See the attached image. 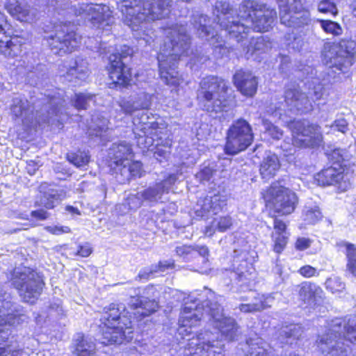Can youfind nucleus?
<instances>
[{
    "label": "nucleus",
    "mask_w": 356,
    "mask_h": 356,
    "mask_svg": "<svg viewBox=\"0 0 356 356\" xmlns=\"http://www.w3.org/2000/svg\"><path fill=\"white\" fill-rule=\"evenodd\" d=\"M165 40L157 56L161 79L169 86H179L183 80L176 70L178 60L188 55L190 37L185 25L173 24L163 29Z\"/></svg>",
    "instance_id": "3"
},
{
    "label": "nucleus",
    "mask_w": 356,
    "mask_h": 356,
    "mask_svg": "<svg viewBox=\"0 0 356 356\" xmlns=\"http://www.w3.org/2000/svg\"><path fill=\"white\" fill-rule=\"evenodd\" d=\"M48 6L54 10H56L58 13L66 10L67 13L74 15V8L77 7V5L71 6L70 0H51L49 1Z\"/></svg>",
    "instance_id": "48"
},
{
    "label": "nucleus",
    "mask_w": 356,
    "mask_h": 356,
    "mask_svg": "<svg viewBox=\"0 0 356 356\" xmlns=\"http://www.w3.org/2000/svg\"><path fill=\"white\" fill-rule=\"evenodd\" d=\"M214 338V334L206 331L189 339L184 356H220L224 344L221 341H216Z\"/></svg>",
    "instance_id": "17"
},
{
    "label": "nucleus",
    "mask_w": 356,
    "mask_h": 356,
    "mask_svg": "<svg viewBox=\"0 0 356 356\" xmlns=\"http://www.w3.org/2000/svg\"><path fill=\"white\" fill-rule=\"evenodd\" d=\"M293 136V145L298 147H316L321 145L323 135L321 127L306 120H293L288 124Z\"/></svg>",
    "instance_id": "14"
},
{
    "label": "nucleus",
    "mask_w": 356,
    "mask_h": 356,
    "mask_svg": "<svg viewBox=\"0 0 356 356\" xmlns=\"http://www.w3.org/2000/svg\"><path fill=\"white\" fill-rule=\"evenodd\" d=\"M313 84H314L312 88L314 98L315 100H318L323 97L325 91V88L321 83L318 82L317 79L313 81Z\"/></svg>",
    "instance_id": "61"
},
{
    "label": "nucleus",
    "mask_w": 356,
    "mask_h": 356,
    "mask_svg": "<svg viewBox=\"0 0 356 356\" xmlns=\"http://www.w3.org/2000/svg\"><path fill=\"white\" fill-rule=\"evenodd\" d=\"M350 341L356 342V316H350L347 321L332 319L325 332L316 340L318 350L326 356H350V349L341 341V334Z\"/></svg>",
    "instance_id": "4"
},
{
    "label": "nucleus",
    "mask_w": 356,
    "mask_h": 356,
    "mask_svg": "<svg viewBox=\"0 0 356 356\" xmlns=\"http://www.w3.org/2000/svg\"><path fill=\"white\" fill-rule=\"evenodd\" d=\"M143 296L131 297L129 305L131 309L137 310L140 316H147L156 312L159 307L156 298L158 292L154 286H148L144 290Z\"/></svg>",
    "instance_id": "22"
},
{
    "label": "nucleus",
    "mask_w": 356,
    "mask_h": 356,
    "mask_svg": "<svg viewBox=\"0 0 356 356\" xmlns=\"http://www.w3.org/2000/svg\"><path fill=\"white\" fill-rule=\"evenodd\" d=\"M74 353L77 356H95L96 344L95 340L82 334H77L74 339Z\"/></svg>",
    "instance_id": "33"
},
{
    "label": "nucleus",
    "mask_w": 356,
    "mask_h": 356,
    "mask_svg": "<svg viewBox=\"0 0 356 356\" xmlns=\"http://www.w3.org/2000/svg\"><path fill=\"white\" fill-rule=\"evenodd\" d=\"M216 172L213 167L205 166L197 172L195 177L200 182L204 184L211 180Z\"/></svg>",
    "instance_id": "56"
},
{
    "label": "nucleus",
    "mask_w": 356,
    "mask_h": 356,
    "mask_svg": "<svg viewBox=\"0 0 356 356\" xmlns=\"http://www.w3.org/2000/svg\"><path fill=\"white\" fill-rule=\"evenodd\" d=\"M286 39L289 41L287 43L289 48H291L295 51H300L305 45V41L301 36L288 34L286 35Z\"/></svg>",
    "instance_id": "58"
},
{
    "label": "nucleus",
    "mask_w": 356,
    "mask_h": 356,
    "mask_svg": "<svg viewBox=\"0 0 356 356\" xmlns=\"http://www.w3.org/2000/svg\"><path fill=\"white\" fill-rule=\"evenodd\" d=\"M270 197L268 204L270 209L276 213L284 216L291 213L298 203V197L289 188L273 186L269 190Z\"/></svg>",
    "instance_id": "18"
},
{
    "label": "nucleus",
    "mask_w": 356,
    "mask_h": 356,
    "mask_svg": "<svg viewBox=\"0 0 356 356\" xmlns=\"http://www.w3.org/2000/svg\"><path fill=\"white\" fill-rule=\"evenodd\" d=\"M226 204L227 199L222 195L215 194L213 196H207L198 200V208L196 209L195 213L197 216L200 217L216 215L222 211Z\"/></svg>",
    "instance_id": "24"
},
{
    "label": "nucleus",
    "mask_w": 356,
    "mask_h": 356,
    "mask_svg": "<svg viewBox=\"0 0 356 356\" xmlns=\"http://www.w3.org/2000/svg\"><path fill=\"white\" fill-rule=\"evenodd\" d=\"M176 254L184 261H190L195 259L197 255L204 258L209 256V249L206 245H181L175 248Z\"/></svg>",
    "instance_id": "32"
},
{
    "label": "nucleus",
    "mask_w": 356,
    "mask_h": 356,
    "mask_svg": "<svg viewBox=\"0 0 356 356\" xmlns=\"http://www.w3.org/2000/svg\"><path fill=\"white\" fill-rule=\"evenodd\" d=\"M175 266L172 261H160L158 265L152 266L149 268L144 269L139 273L140 278L149 279L150 275L156 272H164L166 269L172 268Z\"/></svg>",
    "instance_id": "45"
},
{
    "label": "nucleus",
    "mask_w": 356,
    "mask_h": 356,
    "mask_svg": "<svg viewBox=\"0 0 356 356\" xmlns=\"http://www.w3.org/2000/svg\"><path fill=\"white\" fill-rule=\"evenodd\" d=\"M67 160L76 167L86 165L90 160V156L86 152L78 151L76 153H69L67 155Z\"/></svg>",
    "instance_id": "49"
},
{
    "label": "nucleus",
    "mask_w": 356,
    "mask_h": 356,
    "mask_svg": "<svg viewBox=\"0 0 356 356\" xmlns=\"http://www.w3.org/2000/svg\"><path fill=\"white\" fill-rule=\"evenodd\" d=\"M240 300L242 301H249L248 302L239 305L238 309L241 312L254 313L261 312L270 307L272 298L270 296L257 293L254 296H242Z\"/></svg>",
    "instance_id": "29"
},
{
    "label": "nucleus",
    "mask_w": 356,
    "mask_h": 356,
    "mask_svg": "<svg viewBox=\"0 0 356 356\" xmlns=\"http://www.w3.org/2000/svg\"><path fill=\"white\" fill-rule=\"evenodd\" d=\"M263 125L266 134L273 139L280 140L283 136V131L277 126L273 124L267 120L263 121Z\"/></svg>",
    "instance_id": "57"
},
{
    "label": "nucleus",
    "mask_w": 356,
    "mask_h": 356,
    "mask_svg": "<svg viewBox=\"0 0 356 356\" xmlns=\"http://www.w3.org/2000/svg\"><path fill=\"white\" fill-rule=\"evenodd\" d=\"M118 105L125 114L132 115L137 111L147 110L151 106V96L146 92H140L136 96L120 100Z\"/></svg>",
    "instance_id": "28"
},
{
    "label": "nucleus",
    "mask_w": 356,
    "mask_h": 356,
    "mask_svg": "<svg viewBox=\"0 0 356 356\" xmlns=\"http://www.w3.org/2000/svg\"><path fill=\"white\" fill-rule=\"evenodd\" d=\"M140 195L142 197L143 202H157L162 197L163 193L156 184L153 186H150L147 189L140 191Z\"/></svg>",
    "instance_id": "46"
},
{
    "label": "nucleus",
    "mask_w": 356,
    "mask_h": 356,
    "mask_svg": "<svg viewBox=\"0 0 356 356\" xmlns=\"http://www.w3.org/2000/svg\"><path fill=\"white\" fill-rule=\"evenodd\" d=\"M320 23L321 29L326 33L333 35H340L342 34V28L337 22L332 20L317 19Z\"/></svg>",
    "instance_id": "50"
},
{
    "label": "nucleus",
    "mask_w": 356,
    "mask_h": 356,
    "mask_svg": "<svg viewBox=\"0 0 356 356\" xmlns=\"http://www.w3.org/2000/svg\"><path fill=\"white\" fill-rule=\"evenodd\" d=\"M209 18L207 15L199 12H195L191 17V24L196 30L197 35L207 40H211V43L213 46V51L217 57L223 56L227 53V48L220 41L218 35L213 29L209 24Z\"/></svg>",
    "instance_id": "20"
},
{
    "label": "nucleus",
    "mask_w": 356,
    "mask_h": 356,
    "mask_svg": "<svg viewBox=\"0 0 356 356\" xmlns=\"http://www.w3.org/2000/svg\"><path fill=\"white\" fill-rule=\"evenodd\" d=\"M232 225V219L230 216H222L215 218L210 225L206 227L205 234L211 236L216 231L224 232Z\"/></svg>",
    "instance_id": "41"
},
{
    "label": "nucleus",
    "mask_w": 356,
    "mask_h": 356,
    "mask_svg": "<svg viewBox=\"0 0 356 356\" xmlns=\"http://www.w3.org/2000/svg\"><path fill=\"white\" fill-rule=\"evenodd\" d=\"M216 10L220 26L238 42H243L250 29L257 32L268 31L277 17L274 9L266 8L254 1H244L239 6V13L230 8L227 1H217Z\"/></svg>",
    "instance_id": "1"
},
{
    "label": "nucleus",
    "mask_w": 356,
    "mask_h": 356,
    "mask_svg": "<svg viewBox=\"0 0 356 356\" xmlns=\"http://www.w3.org/2000/svg\"><path fill=\"white\" fill-rule=\"evenodd\" d=\"M318 11L336 16L338 14L337 4L330 0H321L317 6Z\"/></svg>",
    "instance_id": "52"
},
{
    "label": "nucleus",
    "mask_w": 356,
    "mask_h": 356,
    "mask_svg": "<svg viewBox=\"0 0 356 356\" xmlns=\"http://www.w3.org/2000/svg\"><path fill=\"white\" fill-rule=\"evenodd\" d=\"M64 197L62 190L49 189L41 198V204L47 209H53Z\"/></svg>",
    "instance_id": "42"
},
{
    "label": "nucleus",
    "mask_w": 356,
    "mask_h": 356,
    "mask_svg": "<svg viewBox=\"0 0 356 356\" xmlns=\"http://www.w3.org/2000/svg\"><path fill=\"white\" fill-rule=\"evenodd\" d=\"M5 8L14 18L20 22H31L37 19L39 15L36 8L22 4L17 0H8Z\"/></svg>",
    "instance_id": "27"
},
{
    "label": "nucleus",
    "mask_w": 356,
    "mask_h": 356,
    "mask_svg": "<svg viewBox=\"0 0 356 356\" xmlns=\"http://www.w3.org/2000/svg\"><path fill=\"white\" fill-rule=\"evenodd\" d=\"M273 241L274 242L273 250L276 253H281L285 248L289 238V234H272Z\"/></svg>",
    "instance_id": "53"
},
{
    "label": "nucleus",
    "mask_w": 356,
    "mask_h": 356,
    "mask_svg": "<svg viewBox=\"0 0 356 356\" xmlns=\"http://www.w3.org/2000/svg\"><path fill=\"white\" fill-rule=\"evenodd\" d=\"M267 346L261 338L257 337L248 339L242 349L246 352L245 356H270Z\"/></svg>",
    "instance_id": "36"
},
{
    "label": "nucleus",
    "mask_w": 356,
    "mask_h": 356,
    "mask_svg": "<svg viewBox=\"0 0 356 356\" xmlns=\"http://www.w3.org/2000/svg\"><path fill=\"white\" fill-rule=\"evenodd\" d=\"M280 162L275 154H269L260 165V174L264 179H268L274 177L280 169Z\"/></svg>",
    "instance_id": "38"
},
{
    "label": "nucleus",
    "mask_w": 356,
    "mask_h": 356,
    "mask_svg": "<svg viewBox=\"0 0 356 356\" xmlns=\"http://www.w3.org/2000/svg\"><path fill=\"white\" fill-rule=\"evenodd\" d=\"M332 129L334 131H341L346 133L348 129V123L343 118L336 120L334 123L331 125Z\"/></svg>",
    "instance_id": "63"
},
{
    "label": "nucleus",
    "mask_w": 356,
    "mask_h": 356,
    "mask_svg": "<svg viewBox=\"0 0 356 356\" xmlns=\"http://www.w3.org/2000/svg\"><path fill=\"white\" fill-rule=\"evenodd\" d=\"M94 97H95V95L89 93L76 94L73 101L74 106L78 110L87 109L88 103L91 102Z\"/></svg>",
    "instance_id": "51"
},
{
    "label": "nucleus",
    "mask_w": 356,
    "mask_h": 356,
    "mask_svg": "<svg viewBox=\"0 0 356 356\" xmlns=\"http://www.w3.org/2000/svg\"><path fill=\"white\" fill-rule=\"evenodd\" d=\"M305 221L309 224H314L322 218V213L317 205L307 203L303 210Z\"/></svg>",
    "instance_id": "44"
},
{
    "label": "nucleus",
    "mask_w": 356,
    "mask_h": 356,
    "mask_svg": "<svg viewBox=\"0 0 356 356\" xmlns=\"http://www.w3.org/2000/svg\"><path fill=\"white\" fill-rule=\"evenodd\" d=\"M281 24L302 32L312 22L310 12L304 8L302 0H277Z\"/></svg>",
    "instance_id": "12"
},
{
    "label": "nucleus",
    "mask_w": 356,
    "mask_h": 356,
    "mask_svg": "<svg viewBox=\"0 0 356 356\" xmlns=\"http://www.w3.org/2000/svg\"><path fill=\"white\" fill-rule=\"evenodd\" d=\"M89 75L88 64L86 60L77 57L70 65L67 72V77L70 80L75 79L77 80L85 81Z\"/></svg>",
    "instance_id": "34"
},
{
    "label": "nucleus",
    "mask_w": 356,
    "mask_h": 356,
    "mask_svg": "<svg viewBox=\"0 0 356 356\" xmlns=\"http://www.w3.org/2000/svg\"><path fill=\"white\" fill-rule=\"evenodd\" d=\"M234 266H236V264H234ZM234 268L235 271L232 273V274L235 279L238 280V282L245 283L247 281L250 280V277H249L252 273V271H254V268L251 264L248 263L246 260H243L240 264L236 267L234 266Z\"/></svg>",
    "instance_id": "43"
},
{
    "label": "nucleus",
    "mask_w": 356,
    "mask_h": 356,
    "mask_svg": "<svg viewBox=\"0 0 356 356\" xmlns=\"http://www.w3.org/2000/svg\"><path fill=\"white\" fill-rule=\"evenodd\" d=\"M298 288L300 300L307 305H315L323 298V291L316 284L305 282Z\"/></svg>",
    "instance_id": "30"
},
{
    "label": "nucleus",
    "mask_w": 356,
    "mask_h": 356,
    "mask_svg": "<svg viewBox=\"0 0 356 356\" xmlns=\"http://www.w3.org/2000/svg\"><path fill=\"white\" fill-rule=\"evenodd\" d=\"M298 272L305 277H311L316 275V269L309 265H306L301 267Z\"/></svg>",
    "instance_id": "64"
},
{
    "label": "nucleus",
    "mask_w": 356,
    "mask_h": 356,
    "mask_svg": "<svg viewBox=\"0 0 356 356\" xmlns=\"http://www.w3.org/2000/svg\"><path fill=\"white\" fill-rule=\"evenodd\" d=\"M10 282L22 300L30 304L35 303L39 298L44 285L42 275L26 266L15 268Z\"/></svg>",
    "instance_id": "9"
},
{
    "label": "nucleus",
    "mask_w": 356,
    "mask_h": 356,
    "mask_svg": "<svg viewBox=\"0 0 356 356\" xmlns=\"http://www.w3.org/2000/svg\"><path fill=\"white\" fill-rule=\"evenodd\" d=\"M227 82L216 76H207L200 84L197 100L200 106L208 112H220L227 105Z\"/></svg>",
    "instance_id": "8"
},
{
    "label": "nucleus",
    "mask_w": 356,
    "mask_h": 356,
    "mask_svg": "<svg viewBox=\"0 0 356 356\" xmlns=\"http://www.w3.org/2000/svg\"><path fill=\"white\" fill-rule=\"evenodd\" d=\"M302 327L298 325H289L281 328L279 339L282 343L292 344L302 335Z\"/></svg>",
    "instance_id": "40"
},
{
    "label": "nucleus",
    "mask_w": 356,
    "mask_h": 356,
    "mask_svg": "<svg viewBox=\"0 0 356 356\" xmlns=\"http://www.w3.org/2000/svg\"><path fill=\"white\" fill-rule=\"evenodd\" d=\"M132 153L131 145L126 141L114 143L110 149V154H113L114 159L111 168L120 184H124L131 177H140L142 175V163L128 159Z\"/></svg>",
    "instance_id": "11"
},
{
    "label": "nucleus",
    "mask_w": 356,
    "mask_h": 356,
    "mask_svg": "<svg viewBox=\"0 0 356 356\" xmlns=\"http://www.w3.org/2000/svg\"><path fill=\"white\" fill-rule=\"evenodd\" d=\"M19 310L14 307L10 293L0 290V332L8 330L7 327L19 323Z\"/></svg>",
    "instance_id": "23"
},
{
    "label": "nucleus",
    "mask_w": 356,
    "mask_h": 356,
    "mask_svg": "<svg viewBox=\"0 0 356 356\" xmlns=\"http://www.w3.org/2000/svg\"><path fill=\"white\" fill-rule=\"evenodd\" d=\"M274 232L272 234H287L286 225L281 220L275 218L274 219Z\"/></svg>",
    "instance_id": "62"
},
{
    "label": "nucleus",
    "mask_w": 356,
    "mask_h": 356,
    "mask_svg": "<svg viewBox=\"0 0 356 356\" xmlns=\"http://www.w3.org/2000/svg\"><path fill=\"white\" fill-rule=\"evenodd\" d=\"M125 308L122 304L111 303L104 308L102 316L106 330L103 331L104 344L122 343L124 340L132 339V322L129 318L122 315Z\"/></svg>",
    "instance_id": "6"
},
{
    "label": "nucleus",
    "mask_w": 356,
    "mask_h": 356,
    "mask_svg": "<svg viewBox=\"0 0 356 356\" xmlns=\"http://www.w3.org/2000/svg\"><path fill=\"white\" fill-rule=\"evenodd\" d=\"M92 248L90 244L86 243L83 245H79L76 251H74L72 254L74 256H80L81 257H87L92 253Z\"/></svg>",
    "instance_id": "60"
},
{
    "label": "nucleus",
    "mask_w": 356,
    "mask_h": 356,
    "mask_svg": "<svg viewBox=\"0 0 356 356\" xmlns=\"http://www.w3.org/2000/svg\"><path fill=\"white\" fill-rule=\"evenodd\" d=\"M322 54L325 64L328 67H334L344 73L353 64L356 56V42L343 38L336 43L326 42Z\"/></svg>",
    "instance_id": "10"
},
{
    "label": "nucleus",
    "mask_w": 356,
    "mask_h": 356,
    "mask_svg": "<svg viewBox=\"0 0 356 356\" xmlns=\"http://www.w3.org/2000/svg\"><path fill=\"white\" fill-rule=\"evenodd\" d=\"M285 103L291 111L300 113L309 111L312 105L305 93L298 88H288L285 92Z\"/></svg>",
    "instance_id": "25"
},
{
    "label": "nucleus",
    "mask_w": 356,
    "mask_h": 356,
    "mask_svg": "<svg viewBox=\"0 0 356 356\" xmlns=\"http://www.w3.org/2000/svg\"><path fill=\"white\" fill-rule=\"evenodd\" d=\"M132 54V49L127 45H123L120 47V50H118L116 53L109 56V78L115 85L124 86L129 83L131 78L130 69L125 65L122 59Z\"/></svg>",
    "instance_id": "19"
},
{
    "label": "nucleus",
    "mask_w": 356,
    "mask_h": 356,
    "mask_svg": "<svg viewBox=\"0 0 356 356\" xmlns=\"http://www.w3.org/2000/svg\"><path fill=\"white\" fill-rule=\"evenodd\" d=\"M204 293L207 296L205 300L195 298L190 302H185L179 319V334L188 336L191 334V329L199 325L205 314L210 316L211 325L218 330L222 337L229 341L236 340L238 336V326L236 321L225 316L220 305L217 301H213L215 298L214 292L204 288Z\"/></svg>",
    "instance_id": "2"
},
{
    "label": "nucleus",
    "mask_w": 356,
    "mask_h": 356,
    "mask_svg": "<svg viewBox=\"0 0 356 356\" xmlns=\"http://www.w3.org/2000/svg\"><path fill=\"white\" fill-rule=\"evenodd\" d=\"M44 39L51 51L63 55L74 51L81 44V36L76 32V26L70 22H55L43 27Z\"/></svg>",
    "instance_id": "7"
},
{
    "label": "nucleus",
    "mask_w": 356,
    "mask_h": 356,
    "mask_svg": "<svg viewBox=\"0 0 356 356\" xmlns=\"http://www.w3.org/2000/svg\"><path fill=\"white\" fill-rule=\"evenodd\" d=\"M5 337L0 336V356H18L22 355L23 350L17 348L15 346L10 344L11 341L4 340Z\"/></svg>",
    "instance_id": "47"
},
{
    "label": "nucleus",
    "mask_w": 356,
    "mask_h": 356,
    "mask_svg": "<svg viewBox=\"0 0 356 356\" xmlns=\"http://www.w3.org/2000/svg\"><path fill=\"white\" fill-rule=\"evenodd\" d=\"M139 122L138 119L135 120L133 131L140 148L150 149L152 147L163 145V136L167 135V124L165 122H143L142 127H138Z\"/></svg>",
    "instance_id": "16"
},
{
    "label": "nucleus",
    "mask_w": 356,
    "mask_h": 356,
    "mask_svg": "<svg viewBox=\"0 0 356 356\" xmlns=\"http://www.w3.org/2000/svg\"><path fill=\"white\" fill-rule=\"evenodd\" d=\"M325 286L327 290L334 293L342 291L345 289V284L339 277H334L326 280Z\"/></svg>",
    "instance_id": "54"
},
{
    "label": "nucleus",
    "mask_w": 356,
    "mask_h": 356,
    "mask_svg": "<svg viewBox=\"0 0 356 356\" xmlns=\"http://www.w3.org/2000/svg\"><path fill=\"white\" fill-rule=\"evenodd\" d=\"M271 48V43L264 36L252 38L249 44L244 49L245 56L250 58L254 54H260Z\"/></svg>",
    "instance_id": "37"
},
{
    "label": "nucleus",
    "mask_w": 356,
    "mask_h": 356,
    "mask_svg": "<svg viewBox=\"0 0 356 356\" xmlns=\"http://www.w3.org/2000/svg\"><path fill=\"white\" fill-rule=\"evenodd\" d=\"M177 175L176 174L169 175L168 177L161 182L156 183L163 193H169L172 186L177 180Z\"/></svg>",
    "instance_id": "59"
},
{
    "label": "nucleus",
    "mask_w": 356,
    "mask_h": 356,
    "mask_svg": "<svg viewBox=\"0 0 356 356\" xmlns=\"http://www.w3.org/2000/svg\"><path fill=\"white\" fill-rule=\"evenodd\" d=\"M63 100L59 97L51 96L45 97L42 101H38L35 103V108L42 107L35 110V115L33 111H30V106L26 100L19 98H15L11 105V113L15 118H22V124L27 127H34L42 123H49L50 122L58 121L60 120L58 113L63 106Z\"/></svg>",
    "instance_id": "5"
},
{
    "label": "nucleus",
    "mask_w": 356,
    "mask_h": 356,
    "mask_svg": "<svg viewBox=\"0 0 356 356\" xmlns=\"http://www.w3.org/2000/svg\"><path fill=\"white\" fill-rule=\"evenodd\" d=\"M343 170L341 165L330 166L323 169L315 176V179L320 186H328L338 183L343 177Z\"/></svg>",
    "instance_id": "31"
},
{
    "label": "nucleus",
    "mask_w": 356,
    "mask_h": 356,
    "mask_svg": "<svg viewBox=\"0 0 356 356\" xmlns=\"http://www.w3.org/2000/svg\"><path fill=\"white\" fill-rule=\"evenodd\" d=\"M143 202V200L140 195V192L136 194H130L122 204L116 206V210L120 214L124 215L131 211H136L141 207Z\"/></svg>",
    "instance_id": "39"
},
{
    "label": "nucleus",
    "mask_w": 356,
    "mask_h": 356,
    "mask_svg": "<svg viewBox=\"0 0 356 356\" xmlns=\"http://www.w3.org/2000/svg\"><path fill=\"white\" fill-rule=\"evenodd\" d=\"M233 83L245 96L252 97L257 92L258 81L250 71L238 70L233 76Z\"/></svg>",
    "instance_id": "26"
},
{
    "label": "nucleus",
    "mask_w": 356,
    "mask_h": 356,
    "mask_svg": "<svg viewBox=\"0 0 356 356\" xmlns=\"http://www.w3.org/2000/svg\"><path fill=\"white\" fill-rule=\"evenodd\" d=\"M337 246L343 249L347 259L346 270L351 277L356 279V247L345 241L337 243Z\"/></svg>",
    "instance_id": "35"
},
{
    "label": "nucleus",
    "mask_w": 356,
    "mask_h": 356,
    "mask_svg": "<svg viewBox=\"0 0 356 356\" xmlns=\"http://www.w3.org/2000/svg\"><path fill=\"white\" fill-rule=\"evenodd\" d=\"M91 120L93 123L90 127L95 130L103 131L108 129V120L101 114H94L92 115Z\"/></svg>",
    "instance_id": "55"
},
{
    "label": "nucleus",
    "mask_w": 356,
    "mask_h": 356,
    "mask_svg": "<svg viewBox=\"0 0 356 356\" xmlns=\"http://www.w3.org/2000/svg\"><path fill=\"white\" fill-rule=\"evenodd\" d=\"M8 26L6 17L0 10V53L6 57L15 58L22 54L24 42L19 36L8 35L6 31Z\"/></svg>",
    "instance_id": "21"
},
{
    "label": "nucleus",
    "mask_w": 356,
    "mask_h": 356,
    "mask_svg": "<svg viewBox=\"0 0 356 356\" xmlns=\"http://www.w3.org/2000/svg\"><path fill=\"white\" fill-rule=\"evenodd\" d=\"M112 13L110 7L104 3H82L74 8V15L88 19L92 27L103 31H109L113 23Z\"/></svg>",
    "instance_id": "15"
},
{
    "label": "nucleus",
    "mask_w": 356,
    "mask_h": 356,
    "mask_svg": "<svg viewBox=\"0 0 356 356\" xmlns=\"http://www.w3.org/2000/svg\"><path fill=\"white\" fill-rule=\"evenodd\" d=\"M226 139L227 154L234 155L245 150L254 139L251 125L241 118L234 121L227 130Z\"/></svg>",
    "instance_id": "13"
}]
</instances>
